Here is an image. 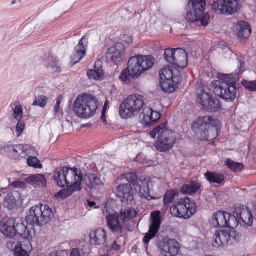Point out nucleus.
Instances as JSON below:
<instances>
[{
  "label": "nucleus",
  "mask_w": 256,
  "mask_h": 256,
  "mask_svg": "<svg viewBox=\"0 0 256 256\" xmlns=\"http://www.w3.org/2000/svg\"><path fill=\"white\" fill-rule=\"evenodd\" d=\"M226 212L218 211L213 216L212 224L216 228H224L226 226Z\"/></svg>",
  "instance_id": "obj_25"
},
{
  "label": "nucleus",
  "mask_w": 256,
  "mask_h": 256,
  "mask_svg": "<svg viewBox=\"0 0 256 256\" xmlns=\"http://www.w3.org/2000/svg\"><path fill=\"white\" fill-rule=\"evenodd\" d=\"M206 5V0H190L184 16L186 20L190 22H200L201 26H207L210 16L208 13H204Z\"/></svg>",
  "instance_id": "obj_4"
},
{
  "label": "nucleus",
  "mask_w": 256,
  "mask_h": 256,
  "mask_svg": "<svg viewBox=\"0 0 256 256\" xmlns=\"http://www.w3.org/2000/svg\"><path fill=\"white\" fill-rule=\"evenodd\" d=\"M105 246L106 250L108 252L113 250H117L120 247V246L117 244L116 241L114 242L112 244H110V246H108V244H106Z\"/></svg>",
  "instance_id": "obj_52"
},
{
  "label": "nucleus",
  "mask_w": 256,
  "mask_h": 256,
  "mask_svg": "<svg viewBox=\"0 0 256 256\" xmlns=\"http://www.w3.org/2000/svg\"><path fill=\"white\" fill-rule=\"evenodd\" d=\"M201 184L198 182L191 180L189 184H184L181 188L182 193L192 195L196 193L200 189Z\"/></svg>",
  "instance_id": "obj_27"
},
{
  "label": "nucleus",
  "mask_w": 256,
  "mask_h": 256,
  "mask_svg": "<svg viewBox=\"0 0 256 256\" xmlns=\"http://www.w3.org/2000/svg\"><path fill=\"white\" fill-rule=\"evenodd\" d=\"M145 105L144 97L139 94H131L120 106V115L124 119L137 116Z\"/></svg>",
  "instance_id": "obj_8"
},
{
  "label": "nucleus",
  "mask_w": 256,
  "mask_h": 256,
  "mask_svg": "<svg viewBox=\"0 0 256 256\" xmlns=\"http://www.w3.org/2000/svg\"><path fill=\"white\" fill-rule=\"evenodd\" d=\"M10 152H12V148H10Z\"/></svg>",
  "instance_id": "obj_61"
},
{
  "label": "nucleus",
  "mask_w": 256,
  "mask_h": 256,
  "mask_svg": "<svg viewBox=\"0 0 256 256\" xmlns=\"http://www.w3.org/2000/svg\"><path fill=\"white\" fill-rule=\"evenodd\" d=\"M151 216L152 223L148 232L146 234L143 239L144 242L146 244H148L150 240L156 236L161 224L160 216L159 212H152Z\"/></svg>",
  "instance_id": "obj_16"
},
{
  "label": "nucleus",
  "mask_w": 256,
  "mask_h": 256,
  "mask_svg": "<svg viewBox=\"0 0 256 256\" xmlns=\"http://www.w3.org/2000/svg\"><path fill=\"white\" fill-rule=\"evenodd\" d=\"M89 236L90 244L94 246H102L106 243L107 239L106 232L102 228L92 230Z\"/></svg>",
  "instance_id": "obj_19"
},
{
  "label": "nucleus",
  "mask_w": 256,
  "mask_h": 256,
  "mask_svg": "<svg viewBox=\"0 0 256 256\" xmlns=\"http://www.w3.org/2000/svg\"><path fill=\"white\" fill-rule=\"evenodd\" d=\"M212 98V94L208 92H206L204 89V88H198L197 90V104L202 110L204 108L205 105L207 104Z\"/></svg>",
  "instance_id": "obj_24"
},
{
  "label": "nucleus",
  "mask_w": 256,
  "mask_h": 256,
  "mask_svg": "<svg viewBox=\"0 0 256 256\" xmlns=\"http://www.w3.org/2000/svg\"><path fill=\"white\" fill-rule=\"evenodd\" d=\"M178 192L176 190H168L164 198V203L167 205L173 202L175 197L178 196Z\"/></svg>",
  "instance_id": "obj_39"
},
{
  "label": "nucleus",
  "mask_w": 256,
  "mask_h": 256,
  "mask_svg": "<svg viewBox=\"0 0 256 256\" xmlns=\"http://www.w3.org/2000/svg\"><path fill=\"white\" fill-rule=\"evenodd\" d=\"M53 216L50 208L46 204H40L30 208L26 220L28 223L34 226H42L48 224Z\"/></svg>",
  "instance_id": "obj_9"
},
{
  "label": "nucleus",
  "mask_w": 256,
  "mask_h": 256,
  "mask_svg": "<svg viewBox=\"0 0 256 256\" xmlns=\"http://www.w3.org/2000/svg\"><path fill=\"white\" fill-rule=\"evenodd\" d=\"M220 81L214 82V93L224 100L232 102L236 97V82L230 74H222Z\"/></svg>",
  "instance_id": "obj_6"
},
{
  "label": "nucleus",
  "mask_w": 256,
  "mask_h": 256,
  "mask_svg": "<svg viewBox=\"0 0 256 256\" xmlns=\"http://www.w3.org/2000/svg\"><path fill=\"white\" fill-rule=\"evenodd\" d=\"M23 115V111L22 106H16L14 111V117L15 119L19 120Z\"/></svg>",
  "instance_id": "obj_50"
},
{
  "label": "nucleus",
  "mask_w": 256,
  "mask_h": 256,
  "mask_svg": "<svg viewBox=\"0 0 256 256\" xmlns=\"http://www.w3.org/2000/svg\"><path fill=\"white\" fill-rule=\"evenodd\" d=\"M84 180L87 186L90 190L96 188L102 184L100 178L96 174H86Z\"/></svg>",
  "instance_id": "obj_33"
},
{
  "label": "nucleus",
  "mask_w": 256,
  "mask_h": 256,
  "mask_svg": "<svg viewBox=\"0 0 256 256\" xmlns=\"http://www.w3.org/2000/svg\"><path fill=\"white\" fill-rule=\"evenodd\" d=\"M142 109V112L140 114V121L144 125L149 126L152 123V110L148 106H146Z\"/></svg>",
  "instance_id": "obj_32"
},
{
  "label": "nucleus",
  "mask_w": 256,
  "mask_h": 256,
  "mask_svg": "<svg viewBox=\"0 0 256 256\" xmlns=\"http://www.w3.org/2000/svg\"><path fill=\"white\" fill-rule=\"evenodd\" d=\"M54 178L56 184L61 188H64L66 184L76 182L77 180L80 182L83 180L81 170L76 168H69L63 167L61 169L57 168L54 172Z\"/></svg>",
  "instance_id": "obj_11"
},
{
  "label": "nucleus",
  "mask_w": 256,
  "mask_h": 256,
  "mask_svg": "<svg viewBox=\"0 0 256 256\" xmlns=\"http://www.w3.org/2000/svg\"><path fill=\"white\" fill-rule=\"evenodd\" d=\"M136 214V210L128 207L122 209L119 214H108L106 217L108 228L112 233L120 234L124 223L133 218Z\"/></svg>",
  "instance_id": "obj_5"
},
{
  "label": "nucleus",
  "mask_w": 256,
  "mask_h": 256,
  "mask_svg": "<svg viewBox=\"0 0 256 256\" xmlns=\"http://www.w3.org/2000/svg\"><path fill=\"white\" fill-rule=\"evenodd\" d=\"M88 204L90 207H94L96 206V203L94 202H90L88 200Z\"/></svg>",
  "instance_id": "obj_58"
},
{
  "label": "nucleus",
  "mask_w": 256,
  "mask_h": 256,
  "mask_svg": "<svg viewBox=\"0 0 256 256\" xmlns=\"http://www.w3.org/2000/svg\"><path fill=\"white\" fill-rule=\"evenodd\" d=\"M220 108L221 104L220 100L212 98L203 110L208 112H215L218 111Z\"/></svg>",
  "instance_id": "obj_34"
},
{
  "label": "nucleus",
  "mask_w": 256,
  "mask_h": 256,
  "mask_svg": "<svg viewBox=\"0 0 256 256\" xmlns=\"http://www.w3.org/2000/svg\"><path fill=\"white\" fill-rule=\"evenodd\" d=\"M130 77H131V73L130 70H128V68H126L121 72L120 78L124 82L128 84L130 83Z\"/></svg>",
  "instance_id": "obj_43"
},
{
  "label": "nucleus",
  "mask_w": 256,
  "mask_h": 256,
  "mask_svg": "<svg viewBox=\"0 0 256 256\" xmlns=\"http://www.w3.org/2000/svg\"><path fill=\"white\" fill-rule=\"evenodd\" d=\"M124 51V44L121 42H118L108 49L106 58L112 62H115L121 58Z\"/></svg>",
  "instance_id": "obj_21"
},
{
  "label": "nucleus",
  "mask_w": 256,
  "mask_h": 256,
  "mask_svg": "<svg viewBox=\"0 0 256 256\" xmlns=\"http://www.w3.org/2000/svg\"><path fill=\"white\" fill-rule=\"evenodd\" d=\"M48 98L44 96H40L36 97L32 105L34 106H38L41 108H44L47 103Z\"/></svg>",
  "instance_id": "obj_42"
},
{
  "label": "nucleus",
  "mask_w": 256,
  "mask_h": 256,
  "mask_svg": "<svg viewBox=\"0 0 256 256\" xmlns=\"http://www.w3.org/2000/svg\"><path fill=\"white\" fill-rule=\"evenodd\" d=\"M106 104V102H105V104ZM105 106H106V105H104V108H103L102 114L101 116V119L104 123H106V118L105 113L104 112Z\"/></svg>",
  "instance_id": "obj_57"
},
{
  "label": "nucleus",
  "mask_w": 256,
  "mask_h": 256,
  "mask_svg": "<svg viewBox=\"0 0 256 256\" xmlns=\"http://www.w3.org/2000/svg\"><path fill=\"white\" fill-rule=\"evenodd\" d=\"M16 0H13V1L12 2V4H16Z\"/></svg>",
  "instance_id": "obj_59"
},
{
  "label": "nucleus",
  "mask_w": 256,
  "mask_h": 256,
  "mask_svg": "<svg viewBox=\"0 0 256 256\" xmlns=\"http://www.w3.org/2000/svg\"><path fill=\"white\" fill-rule=\"evenodd\" d=\"M10 152H12V148H10Z\"/></svg>",
  "instance_id": "obj_62"
},
{
  "label": "nucleus",
  "mask_w": 256,
  "mask_h": 256,
  "mask_svg": "<svg viewBox=\"0 0 256 256\" xmlns=\"http://www.w3.org/2000/svg\"><path fill=\"white\" fill-rule=\"evenodd\" d=\"M226 227L229 228L232 230L234 229L237 227L239 222L240 221L239 220L238 216L235 215H231L229 213H226Z\"/></svg>",
  "instance_id": "obj_37"
},
{
  "label": "nucleus",
  "mask_w": 256,
  "mask_h": 256,
  "mask_svg": "<svg viewBox=\"0 0 256 256\" xmlns=\"http://www.w3.org/2000/svg\"><path fill=\"white\" fill-rule=\"evenodd\" d=\"M211 8L216 14H232L240 8L238 0H213Z\"/></svg>",
  "instance_id": "obj_14"
},
{
  "label": "nucleus",
  "mask_w": 256,
  "mask_h": 256,
  "mask_svg": "<svg viewBox=\"0 0 256 256\" xmlns=\"http://www.w3.org/2000/svg\"><path fill=\"white\" fill-rule=\"evenodd\" d=\"M226 164L230 170L236 172H240L244 168L242 164L235 162L231 160H228Z\"/></svg>",
  "instance_id": "obj_40"
},
{
  "label": "nucleus",
  "mask_w": 256,
  "mask_h": 256,
  "mask_svg": "<svg viewBox=\"0 0 256 256\" xmlns=\"http://www.w3.org/2000/svg\"><path fill=\"white\" fill-rule=\"evenodd\" d=\"M70 256H81L80 250L78 248H73L70 253Z\"/></svg>",
  "instance_id": "obj_55"
},
{
  "label": "nucleus",
  "mask_w": 256,
  "mask_h": 256,
  "mask_svg": "<svg viewBox=\"0 0 256 256\" xmlns=\"http://www.w3.org/2000/svg\"><path fill=\"white\" fill-rule=\"evenodd\" d=\"M4 148L9 150H10V148H12V152L18 154H20L24 152V147L22 145L20 144L16 146L8 145L6 146Z\"/></svg>",
  "instance_id": "obj_47"
},
{
  "label": "nucleus",
  "mask_w": 256,
  "mask_h": 256,
  "mask_svg": "<svg viewBox=\"0 0 256 256\" xmlns=\"http://www.w3.org/2000/svg\"><path fill=\"white\" fill-rule=\"evenodd\" d=\"M164 57L167 62L181 69L184 68L188 64L187 53L181 48H166Z\"/></svg>",
  "instance_id": "obj_13"
},
{
  "label": "nucleus",
  "mask_w": 256,
  "mask_h": 256,
  "mask_svg": "<svg viewBox=\"0 0 256 256\" xmlns=\"http://www.w3.org/2000/svg\"><path fill=\"white\" fill-rule=\"evenodd\" d=\"M25 128V124L22 120H19L16 128V132L18 137L20 136Z\"/></svg>",
  "instance_id": "obj_48"
},
{
  "label": "nucleus",
  "mask_w": 256,
  "mask_h": 256,
  "mask_svg": "<svg viewBox=\"0 0 256 256\" xmlns=\"http://www.w3.org/2000/svg\"><path fill=\"white\" fill-rule=\"evenodd\" d=\"M227 236V231L226 230L217 231L214 236V246L220 247L228 244Z\"/></svg>",
  "instance_id": "obj_29"
},
{
  "label": "nucleus",
  "mask_w": 256,
  "mask_h": 256,
  "mask_svg": "<svg viewBox=\"0 0 256 256\" xmlns=\"http://www.w3.org/2000/svg\"><path fill=\"white\" fill-rule=\"evenodd\" d=\"M98 101L94 96L83 94L78 96L72 106L74 113L80 118L88 119L94 115L98 108Z\"/></svg>",
  "instance_id": "obj_2"
},
{
  "label": "nucleus",
  "mask_w": 256,
  "mask_h": 256,
  "mask_svg": "<svg viewBox=\"0 0 256 256\" xmlns=\"http://www.w3.org/2000/svg\"><path fill=\"white\" fill-rule=\"evenodd\" d=\"M174 80H166L162 82L160 80V87L163 92L170 94L174 92L175 88L174 85Z\"/></svg>",
  "instance_id": "obj_36"
},
{
  "label": "nucleus",
  "mask_w": 256,
  "mask_h": 256,
  "mask_svg": "<svg viewBox=\"0 0 256 256\" xmlns=\"http://www.w3.org/2000/svg\"><path fill=\"white\" fill-rule=\"evenodd\" d=\"M160 80H174L176 78L173 76L172 70L169 68H164L160 72Z\"/></svg>",
  "instance_id": "obj_41"
},
{
  "label": "nucleus",
  "mask_w": 256,
  "mask_h": 256,
  "mask_svg": "<svg viewBox=\"0 0 256 256\" xmlns=\"http://www.w3.org/2000/svg\"><path fill=\"white\" fill-rule=\"evenodd\" d=\"M88 38L84 36L79 42L78 45L75 48L71 56L72 62L74 64L78 62L85 56L87 49Z\"/></svg>",
  "instance_id": "obj_18"
},
{
  "label": "nucleus",
  "mask_w": 256,
  "mask_h": 256,
  "mask_svg": "<svg viewBox=\"0 0 256 256\" xmlns=\"http://www.w3.org/2000/svg\"><path fill=\"white\" fill-rule=\"evenodd\" d=\"M228 244L232 245L238 242L239 241L240 236L236 232L233 230L227 231Z\"/></svg>",
  "instance_id": "obj_38"
},
{
  "label": "nucleus",
  "mask_w": 256,
  "mask_h": 256,
  "mask_svg": "<svg viewBox=\"0 0 256 256\" xmlns=\"http://www.w3.org/2000/svg\"><path fill=\"white\" fill-rule=\"evenodd\" d=\"M24 184V182L20 181H16L12 183V186L16 188L22 187Z\"/></svg>",
  "instance_id": "obj_56"
},
{
  "label": "nucleus",
  "mask_w": 256,
  "mask_h": 256,
  "mask_svg": "<svg viewBox=\"0 0 256 256\" xmlns=\"http://www.w3.org/2000/svg\"><path fill=\"white\" fill-rule=\"evenodd\" d=\"M62 98L61 96H60L56 100V102L54 106V111L56 113L58 112L60 110V104L62 102Z\"/></svg>",
  "instance_id": "obj_53"
},
{
  "label": "nucleus",
  "mask_w": 256,
  "mask_h": 256,
  "mask_svg": "<svg viewBox=\"0 0 256 256\" xmlns=\"http://www.w3.org/2000/svg\"><path fill=\"white\" fill-rule=\"evenodd\" d=\"M149 183L150 181L146 178H140L134 186L136 190L138 192L139 195L147 200L152 198Z\"/></svg>",
  "instance_id": "obj_22"
},
{
  "label": "nucleus",
  "mask_w": 256,
  "mask_h": 256,
  "mask_svg": "<svg viewBox=\"0 0 256 256\" xmlns=\"http://www.w3.org/2000/svg\"><path fill=\"white\" fill-rule=\"evenodd\" d=\"M242 84L244 86L250 91H256V82L255 81L248 82L244 80L242 81Z\"/></svg>",
  "instance_id": "obj_46"
},
{
  "label": "nucleus",
  "mask_w": 256,
  "mask_h": 256,
  "mask_svg": "<svg viewBox=\"0 0 256 256\" xmlns=\"http://www.w3.org/2000/svg\"><path fill=\"white\" fill-rule=\"evenodd\" d=\"M50 66L52 68V70L53 72H60L62 71V68L59 61L56 60V59L54 60V61L52 62V63L50 64Z\"/></svg>",
  "instance_id": "obj_49"
},
{
  "label": "nucleus",
  "mask_w": 256,
  "mask_h": 256,
  "mask_svg": "<svg viewBox=\"0 0 256 256\" xmlns=\"http://www.w3.org/2000/svg\"><path fill=\"white\" fill-rule=\"evenodd\" d=\"M0 230L6 237L14 238L19 236L22 238L30 240L33 237L30 230L22 223L16 224L12 218L5 219L0 222Z\"/></svg>",
  "instance_id": "obj_7"
},
{
  "label": "nucleus",
  "mask_w": 256,
  "mask_h": 256,
  "mask_svg": "<svg viewBox=\"0 0 256 256\" xmlns=\"http://www.w3.org/2000/svg\"><path fill=\"white\" fill-rule=\"evenodd\" d=\"M158 248L164 256H176L180 251V245L176 240L165 238L158 242Z\"/></svg>",
  "instance_id": "obj_15"
},
{
  "label": "nucleus",
  "mask_w": 256,
  "mask_h": 256,
  "mask_svg": "<svg viewBox=\"0 0 256 256\" xmlns=\"http://www.w3.org/2000/svg\"><path fill=\"white\" fill-rule=\"evenodd\" d=\"M18 195L16 192L8 194L4 201V206L10 210H14L16 206V198Z\"/></svg>",
  "instance_id": "obj_31"
},
{
  "label": "nucleus",
  "mask_w": 256,
  "mask_h": 256,
  "mask_svg": "<svg viewBox=\"0 0 256 256\" xmlns=\"http://www.w3.org/2000/svg\"><path fill=\"white\" fill-rule=\"evenodd\" d=\"M14 256H29L27 252L20 246L16 248L14 250Z\"/></svg>",
  "instance_id": "obj_51"
},
{
  "label": "nucleus",
  "mask_w": 256,
  "mask_h": 256,
  "mask_svg": "<svg viewBox=\"0 0 256 256\" xmlns=\"http://www.w3.org/2000/svg\"><path fill=\"white\" fill-rule=\"evenodd\" d=\"M211 256V255H207V256Z\"/></svg>",
  "instance_id": "obj_63"
},
{
  "label": "nucleus",
  "mask_w": 256,
  "mask_h": 256,
  "mask_svg": "<svg viewBox=\"0 0 256 256\" xmlns=\"http://www.w3.org/2000/svg\"><path fill=\"white\" fill-rule=\"evenodd\" d=\"M82 182L77 180L76 182H75L73 184H66L65 186L67 188L60 191L56 194V196L64 199L71 196L75 192L80 191L82 189Z\"/></svg>",
  "instance_id": "obj_23"
},
{
  "label": "nucleus",
  "mask_w": 256,
  "mask_h": 256,
  "mask_svg": "<svg viewBox=\"0 0 256 256\" xmlns=\"http://www.w3.org/2000/svg\"><path fill=\"white\" fill-rule=\"evenodd\" d=\"M219 121L210 116L198 118L194 122L192 130L196 136L202 140L210 141L218 136L217 128Z\"/></svg>",
  "instance_id": "obj_1"
},
{
  "label": "nucleus",
  "mask_w": 256,
  "mask_h": 256,
  "mask_svg": "<svg viewBox=\"0 0 256 256\" xmlns=\"http://www.w3.org/2000/svg\"><path fill=\"white\" fill-rule=\"evenodd\" d=\"M96 63L95 64L94 70H89L87 72V74L89 78L95 80H99L104 76V72L100 68H96Z\"/></svg>",
  "instance_id": "obj_35"
},
{
  "label": "nucleus",
  "mask_w": 256,
  "mask_h": 256,
  "mask_svg": "<svg viewBox=\"0 0 256 256\" xmlns=\"http://www.w3.org/2000/svg\"><path fill=\"white\" fill-rule=\"evenodd\" d=\"M234 214L236 215L240 221L246 225L250 226L253 222V216L248 208H244V207L238 206L235 209Z\"/></svg>",
  "instance_id": "obj_20"
},
{
  "label": "nucleus",
  "mask_w": 256,
  "mask_h": 256,
  "mask_svg": "<svg viewBox=\"0 0 256 256\" xmlns=\"http://www.w3.org/2000/svg\"><path fill=\"white\" fill-rule=\"evenodd\" d=\"M26 182L34 187H45L47 185L46 180L44 174H38L30 176L26 178Z\"/></svg>",
  "instance_id": "obj_26"
},
{
  "label": "nucleus",
  "mask_w": 256,
  "mask_h": 256,
  "mask_svg": "<svg viewBox=\"0 0 256 256\" xmlns=\"http://www.w3.org/2000/svg\"><path fill=\"white\" fill-rule=\"evenodd\" d=\"M125 176L126 180L130 183L132 184L134 186L138 182L137 175L134 172L126 174Z\"/></svg>",
  "instance_id": "obj_45"
},
{
  "label": "nucleus",
  "mask_w": 256,
  "mask_h": 256,
  "mask_svg": "<svg viewBox=\"0 0 256 256\" xmlns=\"http://www.w3.org/2000/svg\"><path fill=\"white\" fill-rule=\"evenodd\" d=\"M160 114L157 112L152 110V123L156 122L160 118Z\"/></svg>",
  "instance_id": "obj_54"
},
{
  "label": "nucleus",
  "mask_w": 256,
  "mask_h": 256,
  "mask_svg": "<svg viewBox=\"0 0 256 256\" xmlns=\"http://www.w3.org/2000/svg\"><path fill=\"white\" fill-rule=\"evenodd\" d=\"M167 124L164 123L157 126L150 134L152 138H155L158 134V138L155 143L156 148L160 152H166L172 148L176 142V138L174 132L168 130Z\"/></svg>",
  "instance_id": "obj_3"
},
{
  "label": "nucleus",
  "mask_w": 256,
  "mask_h": 256,
  "mask_svg": "<svg viewBox=\"0 0 256 256\" xmlns=\"http://www.w3.org/2000/svg\"><path fill=\"white\" fill-rule=\"evenodd\" d=\"M238 30V36L240 38H246L251 34V29L248 23L245 22H240L237 25Z\"/></svg>",
  "instance_id": "obj_30"
},
{
  "label": "nucleus",
  "mask_w": 256,
  "mask_h": 256,
  "mask_svg": "<svg viewBox=\"0 0 256 256\" xmlns=\"http://www.w3.org/2000/svg\"><path fill=\"white\" fill-rule=\"evenodd\" d=\"M240 64H241V66H242V64H244V62H242Z\"/></svg>",
  "instance_id": "obj_60"
},
{
  "label": "nucleus",
  "mask_w": 256,
  "mask_h": 256,
  "mask_svg": "<svg viewBox=\"0 0 256 256\" xmlns=\"http://www.w3.org/2000/svg\"><path fill=\"white\" fill-rule=\"evenodd\" d=\"M204 176L210 184L216 183L220 185H223L225 183V178L222 174L207 172L204 174Z\"/></svg>",
  "instance_id": "obj_28"
},
{
  "label": "nucleus",
  "mask_w": 256,
  "mask_h": 256,
  "mask_svg": "<svg viewBox=\"0 0 256 256\" xmlns=\"http://www.w3.org/2000/svg\"><path fill=\"white\" fill-rule=\"evenodd\" d=\"M28 164L35 168H42V165L40 164V160L38 158L35 156H30L27 160Z\"/></svg>",
  "instance_id": "obj_44"
},
{
  "label": "nucleus",
  "mask_w": 256,
  "mask_h": 256,
  "mask_svg": "<svg viewBox=\"0 0 256 256\" xmlns=\"http://www.w3.org/2000/svg\"><path fill=\"white\" fill-rule=\"evenodd\" d=\"M101 256H105V255H102Z\"/></svg>",
  "instance_id": "obj_64"
},
{
  "label": "nucleus",
  "mask_w": 256,
  "mask_h": 256,
  "mask_svg": "<svg viewBox=\"0 0 256 256\" xmlns=\"http://www.w3.org/2000/svg\"><path fill=\"white\" fill-rule=\"evenodd\" d=\"M171 214L175 217L188 219L196 211V204L194 200L188 197L180 199L170 208Z\"/></svg>",
  "instance_id": "obj_12"
},
{
  "label": "nucleus",
  "mask_w": 256,
  "mask_h": 256,
  "mask_svg": "<svg viewBox=\"0 0 256 256\" xmlns=\"http://www.w3.org/2000/svg\"><path fill=\"white\" fill-rule=\"evenodd\" d=\"M154 62V58L150 56L137 55L131 57L127 67L131 73V78L134 80L139 78L153 66Z\"/></svg>",
  "instance_id": "obj_10"
},
{
  "label": "nucleus",
  "mask_w": 256,
  "mask_h": 256,
  "mask_svg": "<svg viewBox=\"0 0 256 256\" xmlns=\"http://www.w3.org/2000/svg\"><path fill=\"white\" fill-rule=\"evenodd\" d=\"M115 193L122 202H128L134 199V190L130 184H119L116 187Z\"/></svg>",
  "instance_id": "obj_17"
}]
</instances>
